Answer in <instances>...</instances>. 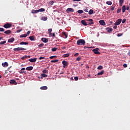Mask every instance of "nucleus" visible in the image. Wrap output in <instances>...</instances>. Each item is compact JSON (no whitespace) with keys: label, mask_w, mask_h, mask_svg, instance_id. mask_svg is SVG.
<instances>
[{"label":"nucleus","mask_w":130,"mask_h":130,"mask_svg":"<svg viewBox=\"0 0 130 130\" xmlns=\"http://www.w3.org/2000/svg\"><path fill=\"white\" fill-rule=\"evenodd\" d=\"M107 32H109V33H110L113 31V29L110 27H107L106 29Z\"/></svg>","instance_id":"11"},{"label":"nucleus","mask_w":130,"mask_h":130,"mask_svg":"<svg viewBox=\"0 0 130 130\" xmlns=\"http://www.w3.org/2000/svg\"><path fill=\"white\" fill-rule=\"evenodd\" d=\"M30 57H31V56L30 55L27 56V58H30Z\"/></svg>","instance_id":"64"},{"label":"nucleus","mask_w":130,"mask_h":130,"mask_svg":"<svg viewBox=\"0 0 130 130\" xmlns=\"http://www.w3.org/2000/svg\"><path fill=\"white\" fill-rule=\"evenodd\" d=\"M26 71H32L33 70V67L30 66L26 68Z\"/></svg>","instance_id":"23"},{"label":"nucleus","mask_w":130,"mask_h":130,"mask_svg":"<svg viewBox=\"0 0 130 130\" xmlns=\"http://www.w3.org/2000/svg\"><path fill=\"white\" fill-rule=\"evenodd\" d=\"M111 11H114V7L113 6L111 7Z\"/></svg>","instance_id":"48"},{"label":"nucleus","mask_w":130,"mask_h":130,"mask_svg":"<svg viewBox=\"0 0 130 130\" xmlns=\"http://www.w3.org/2000/svg\"><path fill=\"white\" fill-rule=\"evenodd\" d=\"M2 66L4 68H6V67H9V63H8V62H5L2 63Z\"/></svg>","instance_id":"13"},{"label":"nucleus","mask_w":130,"mask_h":130,"mask_svg":"<svg viewBox=\"0 0 130 130\" xmlns=\"http://www.w3.org/2000/svg\"><path fill=\"white\" fill-rule=\"evenodd\" d=\"M79 56V53H76L74 54V56Z\"/></svg>","instance_id":"54"},{"label":"nucleus","mask_w":130,"mask_h":130,"mask_svg":"<svg viewBox=\"0 0 130 130\" xmlns=\"http://www.w3.org/2000/svg\"><path fill=\"white\" fill-rule=\"evenodd\" d=\"M84 11L86 12V13H88V9H85Z\"/></svg>","instance_id":"62"},{"label":"nucleus","mask_w":130,"mask_h":130,"mask_svg":"<svg viewBox=\"0 0 130 130\" xmlns=\"http://www.w3.org/2000/svg\"><path fill=\"white\" fill-rule=\"evenodd\" d=\"M7 41H3L0 42V45H3V44H5L6 43Z\"/></svg>","instance_id":"36"},{"label":"nucleus","mask_w":130,"mask_h":130,"mask_svg":"<svg viewBox=\"0 0 130 130\" xmlns=\"http://www.w3.org/2000/svg\"><path fill=\"white\" fill-rule=\"evenodd\" d=\"M10 84H12L13 85H18V82L16 81L15 80H11L10 81Z\"/></svg>","instance_id":"6"},{"label":"nucleus","mask_w":130,"mask_h":130,"mask_svg":"<svg viewBox=\"0 0 130 130\" xmlns=\"http://www.w3.org/2000/svg\"><path fill=\"white\" fill-rule=\"evenodd\" d=\"M86 20H83L81 21V24H82V25H84V26H87V25H89L88 24H87V22H86Z\"/></svg>","instance_id":"12"},{"label":"nucleus","mask_w":130,"mask_h":130,"mask_svg":"<svg viewBox=\"0 0 130 130\" xmlns=\"http://www.w3.org/2000/svg\"><path fill=\"white\" fill-rule=\"evenodd\" d=\"M62 63L63 66H64L65 67H67L68 66V61L66 60H63L62 61Z\"/></svg>","instance_id":"21"},{"label":"nucleus","mask_w":130,"mask_h":130,"mask_svg":"<svg viewBox=\"0 0 130 130\" xmlns=\"http://www.w3.org/2000/svg\"><path fill=\"white\" fill-rule=\"evenodd\" d=\"M30 33H31V31L28 30V31L27 32L26 35H30Z\"/></svg>","instance_id":"50"},{"label":"nucleus","mask_w":130,"mask_h":130,"mask_svg":"<svg viewBox=\"0 0 130 130\" xmlns=\"http://www.w3.org/2000/svg\"><path fill=\"white\" fill-rule=\"evenodd\" d=\"M43 73L44 74H48V71H47V70H44L43 71Z\"/></svg>","instance_id":"40"},{"label":"nucleus","mask_w":130,"mask_h":130,"mask_svg":"<svg viewBox=\"0 0 130 130\" xmlns=\"http://www.w3.org/2000/svg\"><path fill=\"white\" fill-rule=\"evenodd\" d=\"M21 31H22V29H18L17 30V33H20V32H21Z\"/></svg>","instance_id":"55"},{"label":"nucleus","mask_w":130,"mask_h":130,"mask_svg":"<svg viewBox=\"0 0 130 130\" xmlns=\"http://www.w3.org/2000/svg\"><path fill=\"white\" fill-rule=\"evenodd\" d=\"M81 59H82V57L79 56L77 58L76 60H77L78 61H80Z\"/></svg>","instance_id":"42"},{"label":"nucleus","mask_w":130,"mask_h":130,"mask_svg":"<svg viewBox=\"0 0 130 130\" xmlns=\"http://www.w3.org/2000/svg\"><path fill=\"white\" fill-rule=\"evenodd\" d=\"M25 68H22L20 71L19 72V74H25V73H26V72L25 71H25Z\"/></svg>","instance_id":"14"},{"label":"nucleus","mask_w":130,"mask_h":130,"mask_svg":"<svg viewBox=\"0 0 130 130\" xmlns=\"http://www.w3.org/2000/svg\"><path fill=\"white\" fill-rule=\"evenodd\" d=\"M38 12L39 13V12H45V9L44 8H41L39 10H38Z\"/></svg>","instance_id":"28"},{"label":"nucleus","mask_w":130,"mask_h":130,"mask_svg":"<svg viewBox=\"0 0 130 130\" xmlns=\"http://www.w3.org/2000/svg\"><path fill=\"white\" fill-rule=\"evenodd\" d=\"M77 13H78V14H83V13H84V11L82 10H80L77 11Z\"/></svg>","instance_id":"35"},{"label":"nucleus","mask_w":130,"mask_h":130,"mask_svg":"<svg viewBox=\"0 0 130 130\" xmlns=\"http://www.w3.org/2000/svg\"><path fill=\"white\" fill-rule=\"evenodd\" d=\"M126 10V7H125V5L123 6L122 7V13H125Z\"/></svg>","instance_id":"18"},{"label":"nucleus","mask_w":130,"mask_h":130,"mask_svg":"<svg viewBox=\"0 0 130 130\" xmlns=\"http://www.w3.org/2000/svg\"><path fill=\"white\" fill-rule=\"evenodd\" d=\"M57 61H58V59L52 60L51 61V62H57Z\"/></svg>","instance_id":"45"},{"label":"nucleus","mask_w":130,"mask_h":130,"mask_svg":"<svg viewBox=\"0 0 130 130\" xmlns=\"http://www.w3.org/2000/svg\"><path fill=\"white\" fill-rule=\"evenodd\" d=\"M66 12L69 13V12H75V11L74 10V9L69 8L67 9Z\"/></svg>","instance_id":"15"},{"label":"nucleus","mask_w":130,"mask_h":130,"mask_svg":"<svg viewBox=\"0 0 130 130\" xmlns=\"http://www.w3.org/2000/svg\"><path fill=\"white\" fill-rule=\"evenodd\" d=\"M53 57H56V56H51L49 57V58L52 59Z\"/></svg>","instance_id":"53"},{"label":"nucleus","mask_w":130,"mask_h":130,"mask_svg":"<svg viewBox=\"0 0 130 130\" xmlns=\"http://www.w3.org/2000/svg\"><path fill=\"white\" fill-rule=\"evenodd\" d=\"M126 10H127V11H128L129 10V7L128 6L126 7Z\"/></svg>","instance_id":"56"},{"label":"nucleus","mask_w":130,"mask_h":130,"mask_svg":"<svg viewBox=\"0 0 130 130\" xmlns=\"http://www.w3.org/2000/svg\"><path fill=\"white\" fill-rule=\"evenodd\" d=\"M93 13H94V11H93L92 9H90L88 12L89 15H92Z\"/></svg>","instance_id":"30"},{"label":"nucleus","mask_w":130,"mask_h":130,"mask_svg":"<svg viewBox=\"0 0 130 130\" xmlns=\"http://www.w3.org/2000/svg\"><path fill=\"white\" fill-rule=\"evenodd\" d=\"M75 81H78L79 80V78L78 77H74Z\"/></svg>","instance_id":"47"},{"label":"nucleus","mask_w":130,"mask_h":130,"mask_svg":"<svg viewBox=\"0 0 130 130\" xmlns=\"http://www.w3.org/2000/svg\"><path fill=\"white\" fill-rule=\"evenodd\" d=\"M53 36V37H55V34H54V33L52 34V36Z\"/></svg>","instance_id":"58"},{"label":"nucleus","mask_w":130,"mask_h":130,"mask_svg":"<svg viewBox=\"0 0 130 130\" xmlns=\"http://www.w3.org/2000/svg\"><path fill=\"white\" fill-rule=\"evenodd\" d=\"M29 39L31 40V41H35L36 39L34 36H30L28 37Z\"/></svg>","instance_id":"19"},{"label":"nucleus","mask_w":130,"mask_h":130,"mask_svg":"<svg viewBox=\"0 0 130 130\" xmlns=\"http://www.w3.org/2000/svg\"><path fill=\"white\" fill-rule=\"evenodd\" d=\"M45 59V57H40L39 58V59L41 60V59Z\"/></svg>","instance_id":"52"},{"label":"nucleus","mask_w":130,"mask_h":130,"mask_svg":"<svg viewBox=\"0 0 130 130\" xmlns=\"http://www.w3.org/2000/svg\"><path fill=\"white\" fill-rule=\"evenodd\" d=\"M27 34H23V35H21L20 36V38H25V37H27Z\"/></svg>","instance_id":"27"},{"label":"nucleus","mask_w":130,"mask_h":130,"mask_svg":"<svg viewBox=\"0 0 130 130\" xmlns=\"http://www.w3.org/2000/svg\"><path fill=\"white\" fill-rule=\"evenodd\" d=\"M41 76V77H43V78H47V75L45 74H42Z\"/></svg>","instance_id":"34"},{"label":"nucleus","mask_w":130,"mask_h":130,"mask_svg":"<svg viewBox=\"0 0 130 130\" xmlns=\"http://www.w3.org/2000/svg\"><path fill=\"white\" fill-rule=\"evenodd\" d=\"M29 44L28 42H24V45H28Z\"/></svg>","instance_id":"57"},{"label":"nucleus","mask_w":130,"mask_h":130,"mask_svg":"<svg viewBox=\"0 0 130 130\" xmlns=\"http://www.w3.org/2000/svg\"><path fill=\"white\" fill-rule=\"evenodd\" d=\"M42 41L44 42V43H47L48 42V39H47L46 38H42L41 39Z\"/></svg>","instance_id":"7"},{"label":"nucleus","mask_w":130,"mask_h":130,"mask_svg":"<svg viewBox=\"0 0 130 130\" xmlns=\"http://www.w3.org/2000/svg\"><path fill=\"white\" fill-rule=\"evenodd\" d=\"M27 49L21 48V47H18L13 49L14 51H20V50H26Z\"/></svg>","instance_id":"2"},{"label":"nucleus","mask_w":130,"mask_h":130,"mask_svg":"<svg viewBox=\"0 0 130 130\" xmlns=\"http://www.w3.org/2000/svg\"><path fill=\"white\" fill-rule=\"evenodd\" d=\"M85 21H88V22H91L88 23V25H93L94 24V22H93V19H89V20H86Z\"/></svg>","instance_id":"10"},{"label":"nucleus","mask_w":130,"mask_h":130,"mask_svg":"<svg viewBox=\"0 0 130 130\" xmlns=\"http://www.w3.org/2000/svg\"><path fill=\"white\" fill-rule=\"evenodd\" d=\"M28 60L30 62H35V61H36V60H37V58H32V59H29Z\"/></svg>","instance_id":"17"},{"label":"nucleus","mask_w":130,"mask_h":130,"mask_svg":"<svg viewBox=\"0 0 130 130\" xmlns=\"http://www.w3.org/2000/svg\"><path fill=\"white\" fill-rule=\"evenodd\" d=\"M123 67L124 68H127V64L124 63V64L123 65Z\"/></svg>","instance_id":"51"},{"label":"nucleus","mask_w":130,"mask_h":130,"mask_svg":"<svg viewBox=\"0 0 130 130\" xmlns=\"http://www.w3.org/2000/svg\"><path fill=\"white\" fill-rule=\"evenodd\" d=\"M99 23L100 25H102V26H105V25H106V23H105V21H104V20H100Z\"/></svg>","instance_id":"8"},{"label":"nucleus","mask_w":130,"mask_h":130,"mask_svg":"<svg viewBox=\"0 0 130 130\" xmlns=\"http://www.w3.org/2000/svg\"><path fill=\"white\" fill-rule=\"evenodd\" d=\"M121 21H122V19H117L116 21V22L115 23V25H116L117 26H118V25L120 24V23H121Z\"/></svg>","instance_id":"5"},{"label":"nucleus","mask_w":130,"mask_h":130,"mask_svg":"<svg viewBox=\"0 0 130 130\" xmlns=\"http://www.w3.org/2000/svg\"><path fill=\"white\" fill-rule=\"evenodd\" d=\"M15 41V38H11L8 40V42L9 43H12Z\"/></svg>","instance_id":"9"},{"label":"nucleus","mask_w":130,"mask_h":130,"mask_svg":"<svg viewBox=\"0 0 130 130\" xmlns=\"http://www.w3.org/2000/svg\"><path fill=\"white\" fill-rule=\"evenodd\" d=\"M114 29H116L117 28V26L115 25L113 26Z\"/></svg>","instance_id":"60"},{"label":"nucleus","mask_w":130,"mask_h":130,"mask_svg":"<svg viewBox=\"0 0 130 130\" xmlns=\"http://www.w3.org/2000/svg\"><path fill=\"white\" fill-rule=\"evenodd\" d=\"M21 59L22 60H25V59H27V55H24L21 57Z\"/></svg>","instance_id":"33"},{"label":"nucleus","mask_w":130,"mask_h":130,"mask_svg":"<svg viewBox=\"0 0 130 130\" xmlns=\"http://www.w3.org/2000/svg\"><path fill=\"white\" fill-rule=\"evenodd\" d=\"M98 50H100L99 48H95L92 50V51L95 54H100V52L98 51Z\"/></svg>","instance_id":"4"},{"label":"nucleus","mask_w":130,"mask_h":130,"mask_svg":"<svg viewBox=\"0 0 130 130\" xmlns=\"http://www.w3.org/2000/svg\"><path fill=\"white\" fill-rule=\"evenodd\" d=\"M38 12V10H31V13L32 14H37Z\"/></svg>","instance_id":"26"},{"label":"nucleus","mask_w":130,"mask_h":130,"mask_svg":"<svg viewBox=\"0 0 130 130\" xmlns=\"http://www.w3.org/2000/svg\"><path fill=\"white\" fill-rule=\"evenodd\" d=\"M43 46H44V44H41L38 45L39 48H41Z\"/></svg>","instance_id":"38"},{"label":"nucleus","mask_w":130,"mask_h":130,"mask_svg":"<svg viewBox=\"0 0 130 130\" xmlns=\"http://www.w3.org/2000/svg\"><path fill=\"white\" fill-rule=\"evenodd\" d=\"M86 42L84 39H80L77 41V45H84Z\"/></svg>","instance_id":"1"},{"label":"nucleus","mask_w":130,"mask_h":130,"mask_svg":"<svg viewBox=\"0 0 130 130\" xmlns=\"http://www.w3.org/2000/svg\"><path fill=\"white\" fill-rule=\"evenodd\" d=\"M125 22H126V19H124L122 21V24H124V23H125Z\"/></svg>","instance_id":"46"},{"label":"nucleus","mask_w":130,"mask_h":130,"mask_svg":"<svg viewBox=\"0 0 130 130\" xmlns=\"http://www.w3.org/2000/svg\"><path fill=\"white\" fill-rule=\"evenodd\" d=\"M103 69V67L102 66H100L98 67V70H102Z\"/></svg>","instance_id":"41"},{"label":"nucleus","mask_w":130,"mask_h":130,"mask_svg":"<svg viewBox=\"0 0 130 130\" xmlns=\"http://www.w3.org/2000/svg\"><path fill=\"white\" fill-rule=\"evenodd\" d=\"M62 36L64 38H68V34H67V32H62Z\"/></svg>","instance_id":"16"},{"label":"nucleus","mask_w":130,"mask_h":130,"mask_svg":"<svg viewBox=\"0 0 130 130\" xmlns=\"http://www.w3.org/2000/svg\"><path fill=\"white\" fill-rule=\"evenodd\" d=\"M11 68H12V66H11L10 67H9V68H8L7 71H10V69H11Z\"/></svg>","instance_id":"63"},{"label":"nucleus","mask_w":130,"mask_h":130,"mask_svg":"<svg viewBox=\"0 0 130 130\" xmlns=\"http://www.w3.org/2000/svg\"><path fill=\"white\" fill-rule=\"evenodd\" d=\"M120 12H121V9H117V14H119V13H120Z\"/></svg>","instance_id":"43"},{"label":"nucleus","mask_w":130,"mask_h":130,"mask_svg":"<svg viewBox=\"0 0 130 130\" xmlns=\"http://www.w3.org/2000/svg\"><path fill=\"white\" fill-rule=\"evenodd\" d=\"M47 17H46V16H43L42 18H41V20L42 21H47Z\"/></svg>","instance_id":"25"},{"label":"nucleus","mask_w":130,"mask_h":130,"mask_svg":"<svg viewBox=\"0 0 130 130\" xmlns=\"http://www.w3.org/2000/svg\"><path fill=\"white\" fill-rule=\"evenodd\" d=\"M107 5H108L109 6H111L112 5V2L111 1H107L106 2Z\"/></svg>","instance_id":"32"},{"label":"nucleus","mask_w":130,"mask_h":130,"mask_svg":"<svg viewBox=\"0 0 130 130\" xmlns=\"http://www.w3.org/2000/svg\"><path fill=\"white\" fill-rule=\"evenodd\" d=\"M121 35H120V34H118L117 35V36H118V37H120V36H121Z\"/></svg>","instance_id":"61"},{"label":"nucleus","mask_w":130,"mask_h":130,"mask_svg":"<svg viewBox=\"0 0 130 130\" xmlns=\"http://www.w3.org/2000/svg\"><path fill=\"white\" fill-rule=\"evenodd\" d=\"M54 3V2H53V1L50 2V5H53Z\"/></svg>","instance_id":"59"},{"label":"nucleus","mask_w":130,"mask_h":130,"mask_svg":"<svg viewBox=\"0 0 130 130\" xmlns=\"http://www.w3.org/2000/svg\"><path fill=\"white\" fill-rule=\"evenodd\" d=\"M20 45H24V42H21L20 43Z\"/></svg>","instance_id":"49"},{"label":"nucleus","mask_w":130,"mask_h":130,"mask_svg":"<svg viewBox=\"0 0 130 130\" xmlns=\"http://www.w3.org/2000/svg\"><path fill=\"white\" fill-rule=\"evenodd\" d=\"M103 74H104V70H102L100 72H99L98 73V76H100V75H103Z\"/></svg>","instance_id":"29"},{"label":"nucleus","mask_w":130,"mask_h":130,"mask_svg":"<svg viewBox=\"0 0 130 130\" xmlns=\"http://www.w3.org/2000/svg\"><path fill=\"white\" fill-rule=\"evenodd\" d=\"M5 34H12V31L10 30H8L4 31Z\"/></svg>","instance_id":"24"},{"label":"nucleus","mask_w":130,"mask_h":130,"mask_svg":"<svg viewBox=\"0 0 130 130\" xmlns=\"http://www.w3.org/2000/svg\"><path fill=\"white\" fill-rule=\"evenodd\" d=\"M12 24L11 23H6L4 25L3 27L6 28V29H8L9 28L12 27Z\"/></svg>","instance_id":"3"},{"label":"nucleus","mask_w":130,"mask_h":130,"mask_svg":"<svg viewBox=\"0 0 130 130\" xmlns=\"http://www.w3.org/2000/svg\"><path fill=\"white\" fill-rule=\"evenodd\" d=\"M0 32H5V29H4V28L1 27Z\"/></svg>","instance_id":"44"},{"label":"nucleus","mask_w":130,"mask_h":130,"mask_svg":"<svg viewBox=\"0 0 130 130\" xmlns=\"http://www.w3.org/2000/svg\"><path fill=\"white\" fill-rule=\"evenodd\" d=\"M69 56H70L69 54H65L63 55V57H69Z\"/></svg>","instance_id":"37"},{"label":"nucleus","mask_w":130,"mask_h":130,"mask_svg":"<svg viewBox=\"0 0 130 130\" xmlns=\"http://www.w3.org/2000/svg\"><path fill=\"white\" fill-rule=\"evenodd\" d=\"M124 0H119V5L120 7H121L122 6V4H123V1Z\"/></svg>","instance_id":"31"},{"label":"nucleus","mask_w":130,"mask_h":130,"mask_svg":"<svg viewBox=\"0 0 130 130\" xmlns=\"http://www.w3.org/2000/svg\"><path fill=\"white\" fill-rule=\"evenodd\" d=\"M41 90H47L48 89V87L46 86H42L40 87Z\"/></svg>","instance_id":"22"},{"label":"nucleus","mask_w":130,"mask_h":130,"mask_svg":"<svg viewBox=\"0 0 130 130\" xmlns=\"http://www.w3.org/2000/svg\"><path fill=\"white\" fill-rule=\"evenodd\" d=\"M51 50H52V51H53V52L56 51L57 50V48H55V47L53 48H52Z\"/></svg>","instance_id":"39"},{"label":"nucleus","mask_w":130,"mask_h":130,"mask_svg":"<svg viewBox=\"0 0 130 130\" xmlns=\"http://www.w3.org/2000/svg\"><path fill=\"white\" fill-rule=\"evenodd\" d=\"M48 32L49 33V36H52V28H49L48 29Z\"/></svg>","instance_id":"20"}]
</instances>
